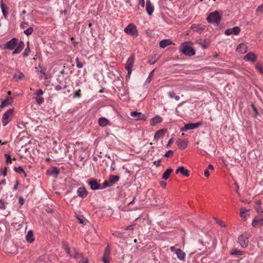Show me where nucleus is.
<instances>
[{
    "label": "nucleus",
    "mask_w": 263,
    "mask_h": 263,
    "mask_svg": "<svg viewBox=\"0 0 263 263\" xmlns=\"http://www.w3.org/2000/svg\"><path fill=\"white\" fill-rule=\"evenodd\" d=\"M192 42H185L181 44L179 47V51L185 55L191 57L194 55L196 53L195 50L190 46Z\"/></svg>",
    "instance_id": "nucleus-1"
},
{
    "label": "nucleus",
    "mask_w": 263,
    "mask_h": 263,
    "mask_svg": "<svg viewBox=\"0 0 263 263\" xmlns=\"http://www.w3.org/2000/svg\"><path fill=\"white\" fill-rule=\"evenodd\" d=\"M221 20V16L217 11L210 13L206 18L209 23L214 24L216 26L219 25Z\"/></svg>",
    "instance_id": "nucleus-2"
},
{
    "label": "nucleus",
    "mask_w": 263,
    "mask_h": 263,
    "mask_svg": "<svg viewBox=\"0 0 263 263\" xmlns=\"http://www.w3.org/2000/svg\"><path fill=\"white\" fill-rule=\"evenodd\" d=\"M13 112L14 110L12 108L9 109L5 112L2 118V122L3 126H6L10 121H12L14 116Z\"/></svg>",
    "instance_id": "nucleus-3"
},
{
    "label": "nucleus",
    "mask_w": 263,
    "mask_h": 263,
    "mask_svg": "<svg viewBox=\"0 0 263 263\" xmlns=\"http://www.w3.org/2000/svg\"><path fill=\"white\" fill-rule=\"evenodd\" d=\"M120 179L119 175H110L108 180H105L102 184V188H107L114 185Z\"/></svg>",
    "instance_id": "nucleus-4"
},
{
    "label": "nucleus",
    "mask_w": 263,
    "mask_h": 263,
    "mask_svg": "<svg viewBox=\"0 0 263 263\" xmlns=\"http://www.w3.org/2000/svg\"><path fill=\"white\" fill-rule=\"evenodd\" d=\"M135 60L134 54L131 55L127 59L126 64L125 68L127 71V74L126 76V79H129L130 76L132 73V68L133 67L134 63Z\"/></svg>",
    "instance_id": "nucleus-5"
},
{
    "label": "nucleus",
    "mask_w": 263,
    "mask_h": 263,
    "mask_svg": "<svg viewBox=\"0 0 263 263\" xmlns=\"http://www.w3.org/2000/svg\"><path fill=\"white\" fill-rule=\"evenodd\" d=\"M124 32L132 36H137L138 35V30L136 26L133 24H129L124 28Z\"/></svg>",
    "instance_id": "nucleus-6"
},
{
    "label": "nucleus",
    "mask_w": 263,
    "mask_h": 263,
    "mask_svg": "<svg viewBox=\"0 0 263 263\" xmlns=\"http://www.w3.org/2000/svg\"><path fill=\"white\" fill-rule=\"evenodd\" d=\"M252 226L254 228H261L263 227V216H255L252 220Z\"/></svg>",
    "instance_id": "nucleus-7"
},
{
    "label": "nucleus",
    "mask_w": 263,
    "mask_h": 263,
    "mask_svg": "<svg viewBox=\"0 0 263 263\" xmlns=\"http://www.w3.org/2000/svg\"><path fill=\"white\" fill-rule=\"evenodd\" d=\"M238 242L242 248H246L249 243V237L246 234H241L238 237Z\"/></svg>",
    "instance_id": "nucleus-8"
},
{
    "label": "nucleus",
    "mask_w": 263,
    "mask_h": 263,
    "mask_svg": "<svg viewBox=\"0 0 263 263\" xmlns=\"http://www.w3.org/2000/svg\"><path fill=\"white\" fill-rule=\"evenodd\" d=\"M110 253L111 251L109 248V246L108 245L105 249L102 258V261L104 262V263H109L110 260L111 259Z\"/></svg>",
    "instance_id": "nucleus-9"
},
{
    "label": "nucleus",
    "mask_w": 263,
    "mask_h": 263,
    "mask_svg": "<svg viewBox=\"0 0 263 263\" xmlns=\"http://www.w3.org/2000/svg\"><path fill=\"white\" fill-rule=\"evenodd\" d=\"M201 125L200 122L191 123L186 124L180 129L181 132H186L188 130L197 128Z\"/></svg>",
    "instance_id": "nucleus-10"
},
{
    "label": "nucleus",
    "mask_w": 263,
    "mask_h": 263,
    "mask_svg": "<svg viewBox=\"0 0 263 263\" xmlns=\"http://www.w3.org/2000/svg\"><path fill=\"white\" fill-rule=\"evenodd\" d=\"M130 116L136 120L145 121L146 119L145 115L141 112L136 111H132L130 112Z\"/></svg>",
    "instance_id": "nucleus-11"
},
{
    "label": "nucleus",
    "mask_w": 263,
    "mask_h": 263,
    "mask_svg": "<svg viewBox=\"0 0 263 263\" xmlns=\"http://www.w3.org/2000/svg\"><path fill=\"white\" fill-rule=\"evenodd\" d=\"M44 92L42 89H39L35 93L34 99L38 105L42 104L44 102V99L42 97Z\"/></svg>",
    "instance_id": "nucleus-12"
},
{
    "label": "nucleus",
    "mask_w": 263,
    "mask_h": 263,
    "mask_svg": "<svg viewBox=\"0 0 263 263\" xmlns=\"http://www.w3.org/2000/svg\"><path fill=\"white\" fill-rule=\"evenodd\" d=\"M17 39L14 37L5 44V48L9 50H12L17 45Z\"/></svg>",
    "instance_id": "nucleus-13"
},
{
    "label": "nucleus",
    "mask_w": 263,
    "mask_h": 263,
    "mask_svg": "<svg viewBox=\"0 0 263 263\" xmlns=\"http://www.w3.org/2000/svg\"><path fill=\"white\" fill-rule=\"evenodd\" d=\"M240 32V28L239 27L235 26L232 28H229L225 30L224 34L227 35L231 34L237 35Z\"/></svg>",
    "instance_id": "nucleus-14"
},
{
    "label": "nucleus",
    "mask_w": 263,
    "mask_h": 263,
    "mask_svg": "<svg viewBox=\"0 0 263 263\" xmlns=\"http://www.w3.org/2000/svg\"><path fill=\"white\" fill-rule=\"evenodd\" d=\"M89 185L90 186V188L92 190H96L99 189H104V188H102V184L101 185L99 184L96 180H92L89 181Z\"/></svg>",
    "instance_id": "nucleus-15"
},
{
    "label": "nucleus",
    "mask_w": 263,
    "mask_h": 263,
    "mask_svg": "<svg viewBox=\"0 0 263 263\" xmlns=\"http://www.w3.org/2000/svg\"><path fill=\"white\" fill-rule=\"evenodd\" d=\"M59 174V169L57 167H52L47 171V174L57 178Z\"/></svg>",
    "instance_id": "nucleus-16"
},
{
    "label": "nucleus",
    "mask_w": 263,
    "mask_h": 263,
    "mask_svg": "<svg viewBox=\"0 0 263 263\" xmlns=\"http://www.w3.org/2000/svg\"><path fill=\"white\" fill-rule=\"evenodd\" d=\"M25 47V44L23 41H20L18 44L16 46V48L12 52V54H15L20 53Z\"/></svg>",
    "instance_id": "nucleus-17"
},
{
    "label": "nucleus",
    "mask_w": 263,
    "mask_h": 263,
    "mask_svg": "<svg viewBox=\"0 0 263 263\" xmlns=\"http://www.w3.org/2000/svg\"><path fill=\"white\" fill-rule=\"evenodd\" d=\"M243 59L254 63L256 61V56L254 53L250 52L245 55Z\"/></svg>",
    "instance_id": "nucleus-18"
},
{
    "label": "nucleus",
    "mask_w": 263,
    "mask_h": 263,
    "mask_svg": "<svg viewBox=\"0 0 263 263\" xmlns=\"http://www.w3.org/2000/svg\"><path fill=\"white\" fill-rule=\"evenodd\" d=\"M78 196L82 198H85L88 195V192L84 187H80L77 190Z\"/></svg>",
    "instance_id": "nucleus-19"
},
{
    "label": "nucleus",
    "mask_w": 263,
    "mask_h": 263,
    "mask_svg": "<svg viewBox=\"0 0 263 263\" xmlns=\"http://www.w3.org/2000/svg\"><path fill=\"white\" fill-rule=\"evenodd\" d=\"M154 8L152 5L150 0L146 1V10L149 15H151L154 11Z\"/></svg>",
    "instance_id": "nucleus-20"
},
{
    "label": "nucleus",
    "mask_w": 263,
    "mask_h": 263,
    "mask_svg": "<svg viewBox=\"0 0 263 263\" xmlns=\"http://www.w3.org/2000/svg\"><path fill=\"white\" fill-rule=\"evenodd\" d=\"M191 28L194 31L199 33H201L204 30L205 27L203 26H201L199 24H193L191 26Z\"/></svg>",
    "instance_id": "nucleus-21"
},
{
    "label": "nucleus",
    "mask_w": 263,
    "mask_h": 263,
    "mask_svg": "<svg viewBox=\"0 0 263 263\" xmlns=\"http://www.w3.org/2000/svg\"><path fill=\"white\" fill-rule=\"evenodd\" d=\"M162 118L160 116L157 115L150 120V124L152 126H155L156 124L162 122Z\"/></svg>",
    "instance_id": "nucleus-22"
},
{
    "label": "nucleus",
    "mask_w": 263,
    "mask_h": 263,
    "mask_svg": "<svg viewBox=\"0 0 263 263\" xmlns=\"http://www.w3.org/2000/svg\"><path fill=\"white\" fill-rule=\"evenodd\" d=\"M175 254L179 260H184L185 257V253L182 250L180 249H177L175 250Z\"/></svg>",
    "instance_id": "nucleus-23"
},
{
    "label": "nucleus",
    "mask_w": 263,
    "mask_h": 263,
    "mask_svg": "<svg viewBox=\"0 0 263 263\" xmlns=\"http://www.w3.org/2000/svg\"><path fill=\"white\" fill-rule=\"evenodd\" d=\"M1 7L4 17L7 18L8 14V7L4 4L3 0L1 1Z\"/></svg>",
    "instance_id": "nucleus-24"
},
{
    "label": "nucleus",
    "mask_w": 263,
    "mask_h": 263,
    "mask_svg": "<svg viewBox=\"0 0 263 263\" xmlns=\"http://www.w3.org/2000/svg\"><path fill=\"white\" fill-rule=\"evenodd\" d=\"M166 131V129H160L157 131L154 135V139L158 140L160 138L163 137Z\"/></svg>",
    "instance_id": "nucleus-25"
},
{
    "label": "nucleus",
    "mask_w": 263,
    "mask_h": 263,
    "mask_svg": "<svg viewBox=\"0 0 263 263\" xmlns=\"http://www.w3.org/2000/svg\"><path fill=\"white\" fill-rule=\"evenodd\" d=\"M177 143L178 146L181 149H184L187 145V142L185 140L179 139Z\"/></svg>",
    "instance_id": "nucleus-26"
},
{
    "label": "nucleus",
    "mask_w": 263,
    "mask_h": 263,
    "mask_svg": "<svg viewBox=\"0 0 263 263\" xmlns=\"http://www.w3.org/2000/svg\"><path fill=\"white\" fill-rule=\"evenodd\" d=\"M173 44L172 41L170 39L162 40L160 42L159 45L160 47L164 48L167 46Z\"/></svg>",
    "instance_id": "nucleus-27"
},
{
    "label": "nucleus",
    "mask_w": 263,
    "mask_h": 263,
    "mask_svg": "<svg viewBox=\"0 0 263 263\" xmlns=\"http://www.w3.org/2000/svg\"><path fill=\"white\" fill-rule=\"evenodd\" d=\"M109 123V121L105 117H101L98 120V124L100 126L104 127Z\"/></svg>",
    "instance_id": "nucleus-28"
},
{
    "label": "nucleus",
    "mask_w": 263,
    "mask_h": 263,
    "mask_svg": "<svg viewBox=\"0 0 263 263\" xmlns=\"http://www.w3.org/2000/svg\"><path fill=\"white\" fill-rule=\"evenodd\" d=\"M26 239L27 242L31 243L34 240L33 237V233L31 230H29L26 237Z\"/></svg>",
    "instance_id": "nucleus-29"
},
{
    "label": "nucleus",
    "mask_w": 263,
    "mask_h": 263,
    "mask_svg": "<svg viewBox=\"0 0 263 263\" xmlns=\"http://www.w3.org/2000/svg\"><path fill=\"white\" fill-rule=\"evenodd\" d=\"M12 98L11 97H7V98L2 102L1 104L0 105L1 108H3L5 106H7L12 103Z\"/></svg>",
    "instance_id": "nucleus-30"
},
{
    "label": "nucleus",
    "mask_w": 263,
    "mask_h": 263,
    "mask_svg": "<svg viewBox=\"0 0 263 263\" xmlns=\"http://www.w3.org/2000/svg\"><path fill=\"white\" fill-rule=\"evenodd\" d=\"M173 172L172 168L167 169L163 174L162 178L164 180H167L171 175V174Z\"/></svg>",
    "instance_id": "nucleus-31"
},
{
    "label": "nucleus",
    "mask_w": 263,
    "mask_h": 263,
    "mask_svg": "<svg viewBox=\"0 0 263 263\" xmlns=\"http://www.w3.org/2000/svg\"><path fill=\"white\" fill-rule=\"evenodd\" d=\"M243 253V251L238 250L235 248L232 249L230 252V254L232 255L241 256L242 255Z\"/></svg>",
    "instance_id": "nucleus-32"
},
{
    "label": "nucleus",
    "mask_w": 263,
    "mask_h": 263,
    "mask_svg": "<svg viewBox=\"0 0 263 263\" xmlns=\"http://www.w3.org/2000/svg\"><path fill=\"white\" fill-rule=\"evenodd\" d=\"M236 50L241 53H245L247 51V46L244 44H240L238 45Z\"/></svg>",
    "instance_id": "nucleus-33"
},
{
    "label": "nucleus",
    "mask_w": 263,
    "mask_h": 263,
    "mask_svg": "<svg viewBox=\"0 0 263 263\" xmlns=\"http://www.w3.org/2000/svg\"><path fill=\"white\" fill-rule=\"evenodd\" d=\"M14 171L15 172H17L19 174H23L24 177H26L27 176V174L26 173H25V172L24 171V169L22 168V167L21 166H18V167H15L14 168Z\"/></svg>",
    "instance_id": "nucleus-34"
},
{
    "label": "nucleus",
    "mask_w": 263,
    "mask_h": 263,
    "mask_svg": "<svg viewBox=\"0 0 263 263\" xmlns=\"http://www.w3.org/2000/svg\"><path fill=\"white\" fill-rule=\"evenodd\" d=\"M179 170H180V173H181L183 175H184L186 177L189 176L190 174H189V171L185 169L184 168V167L180 166Z\"/></svg>",
    "instance_id": "nucleus-35"
},
{
    "label": "nucleus",
    "mask_w": 263,
    "mask_h": 263,
    "mask_svg": "<svg viewBox=\"0 0 263 263\" xmlns=\"http://www.w3.org/2000/svg\"><path fill=\"white\" fill-rule=\"evenodd\" d=\"M248 211L246 210L245 209H240V216L242 219L243 220H246L247 218V213Z\"/></svg>",
    "instance_id": "nucleus-36"
},
{
    "label": "nucleus",
    "mask_w": 263,
    "mask_h": 263,
    "mask_svg": "<svg viewBox=\"0 0 263 263\" xmlns=\"http://www.w3.org/2000/svg\"><path fill=\"white\" fill-rule=\"evenodd\" d=\"M74 250V254L73 256V257L74 259L78 260L81 258H83L82 253L79 252L75 249Z\"/></svg>",
    "instance_id": "nucleus-37"
},
{
    "label": "nucleus",
    "mask_w": 263,
    "mask_h": 263,
    "mask_svg": "<svg viewBox=\"0 0 263 263\" xmlns=\"http://www.w3.org/2000/svg\"><path fill=\"white\" fill-rule=\"evenodd\" d=\"M24 77H25L24 74L21 72H19V74L18 76H17V74H16V73L14 74L13 76V78L14 79L16 78V81H18L20 80H22Z\"/></svg>",
    "instance_id": "nucleus-38"
},
{
    "label": "nucleus",
    "mask_w": 263,
    "mask_h": 263,
    "mask_svg": "<svg viewBox=\"0 0 263 263\" xmlns=\"http://www.w3.org/2000/svg\"><path fill=\"white\" fill-rule=\"evenodd\" d=\"M27 47L26 48V49L23 53V55L24 57H28L30 52V49L29 46V42L27 43Z\"/></svg>",
    "instance_id": "nucleus-39"
},
{
    "label": "nucleus",
    "mask_w": 263,
    "mask_h": 263,
    "mask_svg": "<svg viewBox=\"0 0 263 263\" xmlns=\"http://www.w3.org/2000/svg\"><path fill=\"white\" fill-rule=\"evenodd\" d=\"M256 12L258 15H260L263 13V4L259 5L256 10Z\"/></svg>",
    "instance_id": "nucleus-40"
},
{
    "label": "nucleus",
    "mask_w": 263,
    "mask_h": 263,
    "mask_svg": "<svg viewBox=\"0 0 263 263\" xmlns=\"http://www.w3.org/2000/svg\"><path fill=\"white\" fill-rule=\"evenodd\" d=\"M33 31V28L30 27L28 28V29H27L26 30H25L24 31V33L26 35L29 36V35H31Z\"/></svg>",
    "instance_id": "nucleus-41"
},
{
    "label": "nucleus",
    "mask_w": 263,
    "mask_h": 263,
    "mask_svg": "<svg viewBox=\"0 0 263 263\" xmlns=\"http://www.w3.org/2000/svg\"><path fill=\"white\" fill-rule=\"evenodd\" d=\"M67 85H65V84H64V85H63V86L58 84L55 87L54 89H55V90H56L57 91H60V90H61L62 89H66L67 88Z\"/></svg>",
    "instance_id": "nucleus-42"
},
{
    "label": "nucleus",
    "mask_w": 263,
    "mask_h": 263,
    "mask_svg": "<svg viewBox=\"0 0 263 263\" xmlns=\"http://www.w3.org/2000/svg\"><path fill=\"white\" fill-rule=\"evenodd\" d=\"M197 44L201 45V46L203 48L205 49L208 47V45L205 42H202L201 40H198L196 42Z\"/></svg>",
    "instance_id": "nucleus-43"
},
{
    "label": "nucleus",
    "mask_w": 263,
    "mask_h": 263,
    "mask_svg": "<svg viewBox=\"0 0 263 263\" xmlns=\"http://www.w3.org/2000/svg\"><path fill=\"white\" fill-rule=\"evenodd\" d=\"M7 203L3 200H0V209L2 210H5L6 209Z\"/></svg>",
    "instance_id": "nucleus-44"
},
{
    "label": "nucleus",
    "mask_w": 263,
    "mask_h": 263,
    "mask_svg": "<svg viewBox=\"0 0 263 263\" xmlns=\"http://www.w3.org/2000/svg\"><path fill=\"white\" fill-rule=\"evenodd\" d=\"M5 156L6 158V163H7V164L11 163H12V159H11L10 155L8 154H6Z\"/></svg>",
    "instance_id": "nucleus-45"
},
{
    "label": "nucleus",
    "mask_w": 263,
    "mask_h": 263,
    "mask_svg": "<svg viewBox=\"0 0 263 263\" xmlns=\"http://www.w3.org/2000/svg\"><path fill=\"white\" fill-rule=\"evenodd\" d=\"M155 69L153 70L149 74L148 78L146 79L145 82L147 83H149L151 81V77H152L154 75Z\"/></svg>",
    "instance_id": "nucleus-46"
},
{
    "label": "nucleus",
    "mask_w": 263,
    "mask_h": 263,
    "mask_svg": "<svg viewBox=\"0 0 263 263\" xmlns=\"http://www.w3.org/2000/svg\"><path fill=\"white\" fill-rule=\"evenodd\" d=\"M256 69L261 73L263 74V65L257 64L255 66Z\"/></svg>",
    "instance_id": "nucleus-47"
},
{
    "label": "nucleus",
    "mask_w": 263,
    "mask_h": 263,
    "mask_svg": "<svg viewBox=\"0 0 263 263\" xmlns=\"http://www.w3.org/2000/svg\"><path fill=\"white\" fill-rule=\"evenodd\" d=\"M251 107L254 111V116L255 117H256L258 115V112L256 107L255 106V105L253 104H251Z\"/></svg>",
    "instance_id": "nucleus-48"
},
{
    "label": "nucleus",
    "mask_w": 263,
    "mask_h": 263,
    "mask_svg": "<svg viewBox=\"0 0 263 263\" xmlns=\"http://www.w3.org/2000/svg\"><path fill=\"white\" fill-rule=\"evenodd\" d=\"M76 63H77V67L78 68H82L83 66V64L79 61V58H77L76 59Z\"/></svg>",
    "instance_id": "nucleus-49"
},
{
    "label": "nucleus",
    "mask_w": 263,
    "mask_h": 263,
    "mask_svg": "<svg viewBox=\"0 0 263 263\" xmlns=\"http://www.w3.org/2000/svg\"><path fill=\"white\" fill-rule=\"evenodd\" d=\"M173 153H174L173 151L169 150L164 154V157H171L173 155Z\"/></svg>",
    "instance_id": "nucleus-50"
},
{
    "label": "nucleus",
    "mask_w": 263,
    "mask_h": 263,
    "mask_svg": "<svg viewBox=\"0 0 263 263\" xmlns=\"http://www.w3.org/2000/svg\"><path fill=\"white\" fill-rule=\"evenodd\" d=\"M257 212L258 213V215H262L263 216V210L261 207H257L256 209Z\"/></svg>",
    "instance_id": "nucleus-51"
},
{
    "label": "nucleus",
    "mask_w": 263,
    "mask_h": 263,
    "mask_svg": "<svg viewBox=\"0 0 263 263\" xmlns=\"http://www.w3.org/2000/svg\"><path fill=\"white\" fill-rule=\"evenodd\" d=\"M81 96V90H77L74 94L73 98H80Z\"/></svg>",
    "instance_id": "nucleus-52"
},
{
    "label": "nucleus",
    "mask_w": 263,
    "mask_h": 263,
    "mask_svg": "<svg viewBox=\"0 0 263 263\" xmlns=\"http://www.w3.org/2000/svg\"><path fill=\"white\" fill-rule=\"evenodd\" d=\"M7 167H5L4 170L3 171H2V169L0 170V173L3 176H6L7 175Z\"/></svg>",
    "instance_id": "nucleus-53"
},
{
    "label": "nucleus",
    "mask_w": 263,
    "mask_h": 263,
    "mask_svg": "<svg viewBox=\"0 0 263 263\" xmlns=\"http://www.w3.org/2000/svg\"><path fill=\"white\" fill-rule=\"evenodd\" d=\"M157 61V59H154L153 58H151L148 61V63L151 65L154 64Z\"/></svg>",
    "instance_id": "nucleus-54"
},
{
    "label": "nucleus",
    "mask_w": 263,
    "mask_h": 263,
    "mask_svg": "<svg viewBox=\"0 0 263 263\" xmlns=\"http://www.w3.org/2000/svg\"><path fill=\"white\" fill-rule=\"evenodd\" d=\"M215 219L216 220L217 223H218L220 226H221L222 227H226V225L224 224H223V221H222L220 220H218L216 218H215Z\"/></svg>",
    "instance_id": "nucleus-55"
},
{
    "label": "nucleus",
    "mask_w": 263,
    "mask_h": 263,
    "mask_svg": "<svg viewBox=\"0 0 263 263\" xmlns=\"http://www.w3.org/2000/svg\"><path fill=\"white\" fill-rule=\"evenodd\" d=\"M135 224H132V225H130V226H129L127 227L125 229V230H134V229H135Z\"/></svg>",
    "instance_id": "nucleus-56"
},
{
    "label": "nucleus",
    "mask_w": 263,
    "mask_h": 263,
    "mask_svg": "<svg viewBox=\"0 0 263 263\" xmlns=\"http://www.w3.org/2000/svg\"><path fill=\"white\" fill-rule=\"evenodd\" d=\"M161 161V159H159V160L154 162V164L156 165V166L157 167H158L160 166Z\"/></svg>",
    "instance_id": "nucleus-57"
},
{
    "label": "nucleus",
    "mask_w": 263,
    "mask_h": 263,
    "mask_svg": "<svg viewBox=\"0 0 263 263\" xmlns=\"http://www.w3.org/2000/svg\"><path fill=\"white\" fill-rule=\"evenodd\" d=\"M18 202L21 205H23L25 202V200L23 197H20L18 199Z\"/></svg>",
    "instance_id": "nucleus-58"
},
{
    "label": "nucleus",
    "mask_w": 263,
    "mask_h": 263,
    "mask_svg": "<svg viewBox=\"0 0 263 263\" xmlns=\"http://www.w3.org/2000/svg\"><path fill=\"white\" fill-rule=\"evenodd\" d=\"M168 95L171 98H175L176 94L174 91H169L168 92Z\"/></svg>",
    "instance_id": "nucleus-59"
},
{
    "label": "nucleus",
    "mask_w": 263,
    "mask_h": 263,
    "mask_svg": "<svg viewBox=\"0 0 263 263\" xmlns=\"http://www.w3.org/2000/svg\"><path fill=\"white\" fill-rule=\"evenodd\" d=\"M45 70H46L45 69H42V70H40V72L41 73H42L45 76V77H44L45 79H47L48 78H47V74L45 73Z\"/></svg>",
    "instance_id": "nucleus-60"
},
{
    "label": "nucleus",
    "mask_w": 263,
    "mask_h": 263,
    "mask_svg": "<svg viewBox=\"0 0 263 263\" xmlns=\"http://www.w3.org/2000/svg\"><path fill=\"white\" fill-rule=\"evenodd\" d=\"M28 25V23L22 22L21 24L20 27L22 29H25Z\"/></svg>",
    "instance_id": "nucleus-61"
},
{
    "label": "nucleus",
    "mask_w": 263,
    "mask_h": 263,
    "mask_svg": "<svg viewBox=\"0 0 263 263\" xmlns=\"http://www.w3.org/2000/svg\"><path fill=\"white\" fill-rule=\"evenodd\" d=\"M65 250L66 252V253H67L69 255H70V256H71H71H72V255H70V250L69 247H68V246L66 247L65 248Z\"/></svg>",
    "instance_id": "nucleus-62"
},
{
    "label": "nucleus",
    "mask_w": 263,
    "mask_h": 263,
    "mask_svg": "<svg viewBox=\"0 0 263 263\" xmlns=\"http://www.w3.org/2000/svg\"><path fill=\"white\" fill-rule=\"evenodd\" d=\"M139 5L141 6L142 7H144L145 6L144 0H139Z\"/></svg>",
    "instance_id": "nucleus-63"
},
{
    "label": "nucleus",
    "mask_w": 263,
    "mask_h": 263,
    "mask_svg": "<svg viewBox=\"0 0 263 263\" xmlns=\"http://www.w3.org/2000/svg\"><path fill=\"white\" fill-rule=\"evenodd\" d=\"M82 263H88V260L87 258H83Z\"/></svg>",
    "instance_id": "nucleus-64"
}]
</instances>
